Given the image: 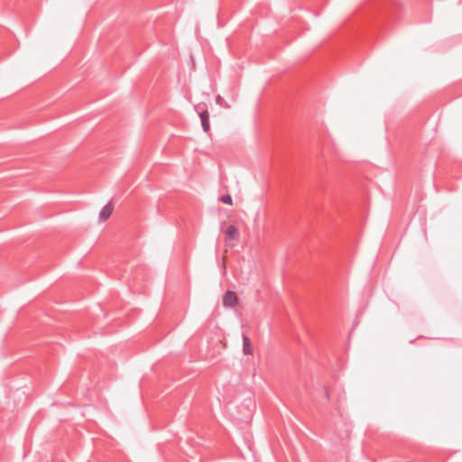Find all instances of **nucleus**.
<instances>
[{"label": "nucleus", "instance_id": "nucleus-1", "mask_svg": "<svg viewBox=\"0 0 462 462\" xmlns=\"http://www.w3.org/2000/svg\"><path fill=\"white\" fill-rule=\"evenodd\" d=\"M196 110L198 111V114L199 116L203 131L205 133H208L210 129L209 114H208V110L200 109V105H198L196 106Z\"/></svg>", "mask_w": 462, "mask_h": 462}, {"label": "nucleus", "instance_id": "nucleus-2", "mask_svg": "<svg viewBox=\"0 0 462 462\" xmlns=\"http://www.w3.org/2000/svg\"><path fill=\"white\" fill-rule=\"evenodd\" d=\"M238 303V298L233 291H226L223 295V305L225 307L233 308Z\"/></svg>", "mask_w": 462, "mask_h": 462}, {"label": "nucleus", "instance_id": "nucleus-3", "mask_svg": "<svg viewBox=\"0 0 462 462\" xmlns=\"http://www.w3.org/2000/svg\"><path fill=\"white\" fill-rule=\"evenodd\" d=\"M113 205L111 203L106 204L102 208L99 213V221L104 222L107 220L113 213Z\"/></svg>", "mask_w": 462, "mask_h": 462}, {"label": "nucleus", "instance_id": "nucleus-4", "mask_svg": "<svg viewBox=\"0 0 462 462\" xmlns=\"http://www.w3.org/2000/svg\"><path fill=\"white\" fill-rule=\"evenodd\" d=\"M242 338H243V352H244V354L245 355H253L254 350H253V346H252L250 338L248 337V336L246 334H243Z\"/></svg>", "mask_w": 462, "mask_h": 462}, {"label": "nucleus", "instance_id": "nucleus-5", "mask_svg": "<svg viewBox=\"0 0 462 462\" xmlns=\"http://www.w3.org/2000/svg\"><path fill=\"white\" fill-rule=\"evenodd\" d=\"M226 241L227 240H231V239H236L237 240L238 237H239L238 229L234 225H230L226 229Z\"/></svg>", "mask_w": 462, "mask_h": 462}, {"label": "nucleus", "instance_id": "nucleus-6", "mask_svg": "<svg viewBox=\"0 0 462 462\" xmlns=\"http://www.w3.org/2000/svg\"><path fill=\"white\" fill-rule=\"evenodd\" d=\"M219 199H220V201H222L223 203H225L226 205L233 204L232 197L229 194L222 195Z\"/></svg>", "mask_w": 462, "mask_h": 462}, {"label": "nucleus", "instance_id": "nucleus-7", "mask_svg": "<svg viewBox=\"0 0 462 462\" xmlns=\"http://www.w3.org/2000/svg\"><path fill=\"white\" fill-rule=\"evenodd\" d=\"M222 100H223V98H222L220 96H217V98H216L217 103V104H219V105H221V104H222V103H221V102H222Z\"/></svg>", "mask_w": 462, "mask_h": 462}, {"label": "nucleus", "instance_id": "nucleus-8", "mask_svg": "<svg viewBox=\"0 0 462 462\" xmlns=\"http://www.w3.org/2000/svg\"><path fill=\"white\" fill-rule=\"evenodd\" d=\"M325 394H326V397L328 399L329 398V393H328V391L327 389H325Z\"/></svg>", "mask_w": 462, "mask_h": 462}]
</instances>
